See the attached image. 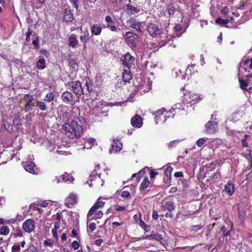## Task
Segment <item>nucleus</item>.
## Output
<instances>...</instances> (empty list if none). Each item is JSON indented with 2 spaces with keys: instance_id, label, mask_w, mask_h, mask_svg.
Here are the masks:
<instances>
[{
  "instance_id": "f257e3e1",
  "label": "nucleus",
  "mask_w": 252,
  "mask_h": 252,
  "mask_svg": "<svg viewBox=\"0 0 252 252\" xmlns=\"http://www.w3.org/2000/svg\"><path fill=\"white\" fill-rule=\"evenodd\" d=\"M65 135L71 139L79 138L83 132L82 126L75 121H72L70 124L65 123L63 125Z\"/></svg>"
},
{
  "instance_id": "f03ea898",
  "label": "nucleus",
  "mask_w": 252,
  "mask_h": 252,
  "mask_svg": "<svg viewBox=\"0 0 252 252\" xmlns=\"http://www.w3.org/2000/svg\"><path fill=\"white\" fill-rule=\"evenodd\" d=\"M108 175V169L105 165L98 164L94 168V171L91 173L89 181L93 183L98 182L100 179L102 181Z\"/></svg>"
},
{
  "instance_id": "7ed1b4c3",
  "label": "nucleus",
  "mask_w": 252,
  "mask_h": 252,
  "mask_svg": "<svg viewBox=\"0 0 252 252\" xmlns=\"http://www.w3.org/2000/svg\"><path fill=\"white\" fill-rule=\"evenodd\" d=\"M147 31L151 36L154 37L161 34H164V36L166 35V33L163 32L162 29L159 27L158 22L156 21L148 24Z\"/></svg>"
},
{
  "instance_id": "20e7f679",
  "label": "nucleus",
  "mask_w": 252,
  "mask_h": 252,
  "mask_svg": "<svg viewBox=\"0 0 252 252\" xmlns=\"http://www.w3.org/2000/svg\"><path fill=\"white\" fill-rule=\"evenodd\" d=\"M65 85L67 86L69 88H70V90L72 91L76 95L79 97L84 94L82 83L79 81H68L65 84Z\"/></svg>"
},
{
  "instance_id": "39448f33",
  "label": "nucleus",
  "mask_w": 252,
  "mask_h": 252,
  "mask_svg": "<svg viewBox=\"0 0 252 252\" xmlns=\"http://www.w3.org/2000/svg\"><path fill=\"white\" fill-rule=\"evenodd\" d=\"M180 105V104H179ZM165 115L163 117L164 119L162 120L163 121L166 120V118H174L175 116H179L183 115L185 112V111L183 108H180L178 107V104L175 105L174 108H172L169 111H166Z\"/></svg>"
},
{
  "instance_id": "423d86ee",
  "label": "nucleus",
  "mask_w": 252,
  "mask_h": 252,
  "mask_svg": "<svg viewBox=\"0 0 252 252\" xmlns=\"http://www.w3.org/2000/svg\"><path fill=\"white\" fill-rule=\"evenodd\" d=\"M138 35L131 32H127L126 33V40L130 46L135 47Z\"/></svg>"
},
{
  "instance_id": "0eeeda50",
  "label": "nucleus",
  "mask_w": 252,
  "mask_h": 252,
  "mask_svg": "<svg viewBox=\"0 0 252 252\" xmlns=\"http://www.w3.org/2000/svg\"><path fill=\"white\" fill-rule=\"evenodd\" d=\"M73 20V11L71 9V8L69 5H65L64 8L63 20L65 22H72Z\"/></svg>"
},
{
  "instance_id": "6e6552de",
  "label": "nucleus",
  "mask_w": 252,
  "mask_h": 252,
  "mask_svg": "<svg viewBox=\"0 0 252 252\" xmlns=\"http://www.w3.org/2000/svg\"><path fill=\"white\" fill-rule=\"evenodd\" d=\"M127 24L128 26L136 30V32L140 34L143 33V31L141 30L142 23L135 18H131L130 20L127 21Z\"/></svg>"
},
{
  "instance_id": "1a4fd4ad",
  "label": "nucleus",
  "mask_w": 252,
  "mask_h": 252,
  "mask_svg": "<svg viewBox=\"0 0 252 252\" xmlns=\"http://www.w3.org/2000/svg\"><path fill=\"white\" fill-rule=\"evenodd\" d=\"M164 208L168 211L165 214L166 218H172L173 217V214L172 212L175 209L174 203L169 201L165 202L164 205Z\"/></svg>"
},
{
  "instance_id": "9d476101",
  "label": "nucleus",
  "mask_w": 252,
  "mask_h": 252,
  "mask_svg": "<svg viewBox=\"0 0 252 252\" xmlns=\"http://www.w3.org/2000/svg\"><path fill=\"white\" fill-rule=\"evenodd\" d=\"M34 222L32 219H28L22 224V228L27 233H31L34 229Z\"/></svg>"
},
{
  "instance_id": "9b49d317",
  "label": "nucleus",
  "mask_w": 252,
  "mask_h": 252,
  "mask_svg": "<svg viewBox=\"0 0 252 252\" xmlns=\"http://www.w3.org/2000/svg\"><path fill=\"white\" fill-rule=\"evenodd\" d=\"M61 98L64 102L73 103L75 102V95L72 92L68 91H65L62 94Z\"/></svg>"
},
{
  "instance_id": "f8f14e48",
  "label": "nucleus",
  "mask_w": 252,
  "mask_h": 252,
  "mask_svg": "<svg viewBox=\"0 0 252 252\" xmlns=\"http://www.w3.org/2000/svg\"><path fill=\"white\" fill-rule=\"evenodd\" d=\"M111 148L110 149V153H116L120 152L123 148V144L120 140L113 139L112 143Z\"/></svg>"
},
{
  "instance_id": "ddd939ff",
  "label": "nucleus",
  "mask_w": 252,
  "mask_h": 252,
  "mask_svg": "<svg viewBox=\"0 0 252 252\" xmlns=\"http://www.w3.org/2000/svg\"><path fill=\"white\" fill-rule=\"evenodd\" d=\"M104 202L98 199L95 203V204L90 209L87 215L88 217L93 216L96 210H99V209L102 208L104 207Z\"/></svg>"
},
{
  "instance_id": "4468645a",
  "label": "nucleus",
  "mask_w": 252,
  "mask_h": 252,
  "mask_svg": "<svg viewBox=\"0 0 252 252\" xmlns=\"http://www.w3.org/2000/svg\"><path fill=\"white\" fill-rule=\"evenodd\" d=\"M134 57L132 56L129 52L126 53L123 60V64L128 69L131 67L134 61Z\"/></svg>"
},
{
  "instance_id": "2eb2a0df",
  "label": "nucleus",
  "mask_w": 252,
  "mask_h": 252,
  "mask_svg": "<svg viewBox=\"0 0 252 252\" xmlns=\"http://www.w3.org/2000/svg\"><path fill=\"white\" fill-rule=\"evenodd\" d=\"M70 117V113L67 111V107L66 106H60L59 117L62 119L64 122H67Z\"/></svg>"
},
{
  "instance_id": "dca6fc26",
  "label": "nucleus",
  "mask_w": 252,
  "mask_h": 252,
  "mask_svg": "<svg viewBox=\"0 0 252 252\" xmlns=\"http://www.w3.org/2000/svg\"><path fill=\"white\" fill-rule=\"evenodd\" d=\"M23 164L24 168L26 171L33 174H37L36 165L33 162L27 161Z\"/></svg>"
},
{
  "instance_id": "f3484780",
  "label": "nucleus",
  "mask_w": 252,
  "mask_h": 252,
  "mask_svg": "<svg viewBox=\"0 0 252 252\" xmlns=\"http://www.w3.org/2000/svg\"><path fill=\"white\" fill-rule=\"evenodd\" d=\"M189 96L186 98V101L191 105L195 104L201 101L202 98L197 94L189 92Z\"/></svg>"
},
{
  "instance_id": "a211bd4d",
  "label": "nucleus",
  "mask_w": 252,
  "mask_h": 252,
  "mask_svg": "<svg viewBox=\"0 0 252 252\" xmlns=\"http://www.w3.org/2000/svg\"><path fill=\"white\" fill-rule=\"evenodd\" d=\"M23 119L19 113H16L14 115L13 120V126L16 131L19 130L22 126Z\"/></svg>"
},
{
  "instance_id": "6ab92c4d",
  "label": "nucleus",
  "mask_w": 252,
  "mask_h": 252,
  "mask_svg": "<svg viewBox=\"0 0 252 252\" xmlns=\"http://www.w3.org/2000/svg\"><path fill=\"white\" fill-rule=\"evenodd\" d=\"M124 11L128 15H132L140 12V9L137 7H134L130 3L126 4L124 6Z\"/></svg>"
},
{
  "instance_id": "aec40b11",
  "label": "nucleus",
  "mask_w": 252,
  "mask_h": 252,
  "mask_svg": "<svg viewBox=\"0 0 252 252\" xmlns=\"http://www.w3.org/2000/svg\"><path fill=\"white\" fill-rule=\"evenodd\" d=\"M77 203V196L75 194L71 193L65 200V205L70 208Z\"/></svg>"
},
{
  "instance_id": "412c9836",
  "label": "nucleus",
  "mask_w": 252,
  "mask_h": 252,
  "mask_svg": "<svg viewBox=\"0 0 252 252\" xmlns=\"http://www.w3.org/2000/svg\"><path fill=\"white\" fill-rule=\"evenodd\" d=\"M131 124L133 127H141L143 125V119L139 115L136 114L131 118Z\"/></svg>"
},
{
  "instance_id": "4be33fe9",
  "label": "nucleus",
  "mask_w": 252,
  "mask_h": 252,
  "mask_svg": "<svg viewBox=\"0 0 252 252\" xmlns=\"http://www.w3.org/2000/svg\"><path fill=\"white\" fill-rule=\"evenodd\" d=\"M1 128H3L11 134L13 133L16 131L13 125L6 120H2Z\"/></svg>"
},
{
  "instance_id": "5701e85b",
  "label": "nucleus",
  "mask_w": 252,
  "mask_h": 252,
  "mask_svg": "<svg viewBox=\"0 0 252 252\" xmlns=\"http://www.w3.org/2000/svg\"><path fill=\"white\" fill-rule=\"evenodd\" d=\"M146 170L147 171H149V168L148 167H145V168H144L143 169H141L138 173L133 174L131 176V178L130 179L128 180V181L129 180H132L134 178H135V183H139L140 180V178L145 175Z\"/></svg>"
},
{
  "instance_id": "b1692460",
  "label": "nucleus",
  "mask_w": 252,
  "mask_h": 252,
  "mask_svg": "<svg viewBox=\"0 0 252 252\" xmlns=\"http://www.w3.org/2000/svg\"><path fill=\"white\" fill-rule=\"evenodd\" d=\"M105 21L107 22L106 28H109L112 32H115L117 30V28L115 25V22L112 20L110 16L107 15L105 18Z\"/></svg>"
},
{
  "instance_id": "393cba45",
  "label": "nucleus",
  "mask_w": 252,
  "mask_h": 252,
  "mask_svg": "<svg viewBox=\"0 0 252 252\" xmlns=\"http://www.w3.org/2000/svg\"><path fill=\"white\" fill-rule=\"evenodd\" d=\"M91 32L92 35H99L102 32V27L99 24H93L90 27Z\"/></svg>"
},
{
  "instance_id": "a878e982",
  "label": "nucleus",
  "mask_w": 252,
  "mask_h": 252,
  "mask_svg": "<svg viewBox=\"0 0 252 252\" xmlns=\"http://www.w3.org/2000/svg\"><path fill=\"white\" fill-rule=\"evenodd\" d=\"M218 124L215 122H208L206 125V130L209 133H214L216 131Z\"/></svg>"
},
{
  "instance_id": "bb28decb",
  "label": "nucleus",
  "mask_w": 252,
  "mask_h": 252,
  "mask_svg": "<svg viewBox=\"0 0 252 252\" xmlns=\"http://www.w3.org/2000/svg\"><path fill=\"white\" fill-rule=\"evenodd\" d=\"M68 45L73 48H76L79 44V41L75 34H71L68 38Z\"/></svg>"
},
{
  "instance_id": "cd10ccee",
  "label": "nucleus",
  "mask_w": 252,
  "mask_h": 252,
  "mask_svg": "<svg viewBox=\"0 0 252 252\" xmlns=\"http://www.w3.org/2000/svg\"><path fill=\"white\" fill-rule=\"evenodd\" d=\"M224 190L228 195H231L234 191V186L233 184L229 181L224 187Z\"/></svg>"
},
{
  "instance_id": "c85d7f7f",
  "label": "nucleus",
  "mask_w": 252,
  "mask_h": 252,
  "mask_svg": "<svg viewBox=\"0 0 252 252\" xmlns=\"http://www.w3.org/2000/svg\"><path fill=\"white\" fill-rule=\"evenodd\" d=\"M79 38L82 43H87L88 42L90 39V33L88 29L83 32Z\"/></svg>"
},
{
  "instance_id": "c756f323",
  "label": "nucleus",
  "mask_w": 252,
  "mask_h": 252,
  "mask_svg": "<svg viewBox=\"0 0 252 252\" xmlns=\"http://www.w3.org/2000/svg\"><path fill=\"white\" fill-rule=\"evenodd\" d=\"M123 75V80L125 83H129L132 77L129 69H124Z\"/></svg>"
},
{
  "instance_id": "7c9ffc66",
  "label": "nucleus",
  "mask_w": 252,
  "mask_h": 252,
  "mask_svg": "<svg viewBox=\"0 0 252 252\" xmlns=\"http://www.w3.org/2000/svg\"><path fill=\"white\" fill-rule=\"evenodd\" d=\"M46 67V61L42 58L38 60L36 63V67L39 70H43Z\"/></svg>"
},
{
  "instance_id": "2f4dec72",
  "label": "nucleus",
  "mask_w": 252,
  "mask_h": 252,
  "mask_svg": "<svg viewBox=\"0 0 252 252\" xmlns=\"http://www.w3.org/2000/svg\"><path fill=\"white\" fill-rule=\"evenodd\" d=\"M142 215L141 214H139V225L140 226L144 229L146 232H149L151 230L150 226L147 224L141 218Z\"/></svg>"
},
{
  "instance_id": "473e14b6",
  "label": "nucleus",
  "mask_w": 252,
  "mask_h": 252,
  "mask_svg": "<svg viewBox=\"0 0 252 252\" xmlns=\"http://www.w3.org/2000/svg\"><path fill=\"white\" fill-rule=\"evenodd\" d=\"M238 207L237 208L238 210V217L240 220V222L241 223H244L245 218V213L244 211V209L242 207L238 205Z\"/></svg>"
},
{
  "instance_id": "72a5a7b5",
  "label": "nucleus",
  "mask_w": 252,
  "mask_h": 252,
  "mask_svg": "<svg viewBox=\"0 0 252 252\" xmlns=\"http://www.w3.org/2000/svg\"><path fill=\"white\" fill-rule=\"evenodd\" d=\"M23 237V232L22 229L19 227H17L15 230V231L10 235V238L13 237L14 238H16L17 237Z\"/></svg>"
},
{
  "instance_id": "f704fd0d",
  "label": "nucleus",
  "mask_w": 252,
  "mask_h": 252,
  "mask_svg": "<svg viewBox=\"0 0 252 252\" xmlns=\"http://www.w3.org/2000/svg\"><path fill=\"white\" fill-rule=\"evenodd\" d=\"M26 244V241L24 239L21 242V245L19 244H14L12 247V251L11 252H20V246H21L22 248H24L25 247V245Z\"/></svg>"
},
{
  "instance_id": "c9c22d12",
  "label": "nucleus",
  "mask_w": 252,
  "mask_h": 252,
  "mask_svg": "<svg viewBox=\"0 0 252 252\" xmlns=\"http://www.w3.org/2000/svg\"><path fill=\"white\" fill-rule=\"evenodd\" d=\"M248 79L244 80L241 78H239V81L240 83V88L243 90L248 91V86L249 84Z\"/></svg>"
},
{
  "instance_id": "e433bc0d",
  "label": "nucleus",
  "mask_w": 252,
  "mask_h": 252,
  "mask_svg": "<svg viewBox=\"0 0 252 252\" xmlns=\"http://www.w3.org/2000/svg\"><path fill=\"white\" fill-rule=\"evenodd\" d=\"M46 101L42 100H37L36 102V105L41 111H45L47 110V107L45 103Z\"/></svg>"
},
{
  "instance_id": "4c0bfd02",
  "label": "nucleus",
  "mask_w": 252,
  "mask_h": 252,
  "mask_svg": "<svg viewBox=\"0 0 252 252\" xmlns=\"http://www.w3.org/2000/svg\"><path fill=\"white\" fill-rule=\"evenodd\" d=\"M166 9L168 11L169 17L174 16L176 11V8L172 4H168L167 6Z\"/></svg>"
},
{
  "instance_id": "58836bf2",
  "label": "nucleus",
  "mask_w": 252,
  "mask_h": 252,
  "mask_svg": "<svg viewBox=\"0 0 252 252\" xmlns=\"http://www.w3.org/2000/svg\"><path fill=\"white\" fill-rule=\"evenodd\" d=\"M150 182L149 181L148 177L146 176L144 178L143 181L141 183L140 187V189L141 190H145L147 189L149 186Z\"/></svg>"
},
{
  "instance_id": "ea45409f",
  "label": "nucleus",
  "mask_w": 252,
  "mask_h": 252,
  "mask_svg": "<svg viewBox=\"0 0 252 252\" xmlns=\"http://www.w3.org/2000/svg\"><path fill=\"white\" fill-rule=\"evenodd\" d=\"M203 227V225L198 224L190 226L189 230L192 233H195L198 230L201 229Z\"/></svg>"
},
{
  "instance_id": "a19ab883",
  "label": "nucleus",
  "mask_w": 252,
  "mask_h": 252,
  "mask_svg": "<svg viewBox=\"0 0 252 252\" xmlns=\"http://www.w3.org/2000/svg\"><path fill=\"white\" fill-rule=\"evenodd\" d=\"M10 232L9 228L6 225H2L0 228V234L6 236Z\"/></svg>"
},
{
  "instance_id": "79ce46f5",
  "label": "nucleus",
  "mask_w": 252,
  "mask_h": 252,
  "mask_svg": "<svg viewBox=\"0 0 252 252\" xmlns=\"http://www.w3.org/2000/svg\"><path fill=\"white\" fill-rule=\"evenodd\" d=\"M165 112L166 110L164 108H162L156 111L154 113L155 118L158 120V118H160V117L162 116Z\"/></svg>"
},
{
  "instance_id": "37998d69",
  "label": "nucleus",
  "mask_w": 252,
  "mask_h": 252,
  "mask_svg": "<svg viewBox=\"0 0 252 252\" xmlns=\"http://www.w3.org/2000/svg\"><path fill=\"white\" fill-rule=\"evenodd\" d=\"M54 99V94L52 92H49L48 93L45 97H44V101L46 102H50L52 101H53Z\"/></svg>"
},
{
  "instance_id": "c03bdc74",
  "label": "nucleus",
  "mask_w": 252,
  "mask_h": 252,
  "mask_svg": "<svg viewBox=\"0 0 252 252\" xmlns=\"http://www.w3.org/2000/svg\"><path fill=\"white\" fill-rule=\"evenodd\" d=\"M125 188H124L121 190V195L126 199H129L130 198V193L129 191L125 190Z\"/></svg>"
},
{
  "instance_id": "a18cd8bd",
  "label": "nucleus",
  "mask_w": 252,
  "mask_h": 252,
  "mask_svg": "<svg viewBox=\"0 0 252 252\" xmlns=\"http://www.w3.org/2000/svg\"><path fill=\"white\" fill-rule=\"evenodd\" d=\"M62 179L64 182H72L74 180V179L72 176H71L70 174H67V173L63 174L62 175Z\"/></svg>"
},
{
  "instance_id": "49530a36",
  "label": "nucleus",
  "mask_w": 252,
  "mask_h": 252,
  "mask_svg": "<svg viewBox=\"0 0 252 252\" xmlns=\"http://www.w3.org/2000/svg\"><path fill=\"white\" fill-rule=\"evenodd\" d=\"M220 177V172L217 170V172L213 174L209 177L210 180H214L215 182Z\"/></svg>"
},
{
  "instance_id": "de8ad7c7",
  "label": "nucleus",
  "mask_w": 252,
  "mask_h": 252,
  "mask_svg": "<svg viewBox=\"0 0 252 252\" xmlns=\"http://www.w3.org/2000/svg\"><path fill=\"white\" fill-rule=\"evenodd\" d=\"M216 23L220 26H223L228 23V19H223L220 17L218 18L216 20Z\"/></svg>"
},
{
  "instance_id": "09e8293b",
  "label": "nucleus",
  "mask_w": 252,
  "mask_h": 252,
  "mask_svg": "<svg viewBox=\"0 0 252 252\" xmlns=\"http://www.w3.org/2000/svg\"><path fill=\"white\" fill-rule=\"evenodd\" d=\"M34 99L33 95L30 94H26L24 97V100L28 103H31L33 101Z\"/></svg>"
},
{
  "instance_id": "8fccbe9b",
  "label": "nucleus",
  "mask_w": 252,
  "mask_h": 252,
  "mask_svg": "<svg viewBox=\"0 0 252 252\" xmlns=\"http://www.w3.org/2000/svg\"><path fill=\"white\" fill-rule=\"evenodd\" d=\"M112 207L115 211L118 212L123 211L126 208V206H120L118 204L114 205H113Z\"/></svg>"
},
{
  "instance_id": "3c124183",
  "label": "nucleus",
  "mask_w": 252,
  "mask_h": 252,
  "mask_svg": "<svg viewBox=\"0 0 252 252\" xmlns=\"http://www.w3.org/2000/svg\"><path fill=\"white\" fill-rule=\"evenodd\" d=\"M207 138H201L199 139L196 141V145L198 147H201L204 144H205L206 142Z\"/></svg>"
},
{
  "instance_id": "603ef678",
  "label": "nucleus",
  "mask_w": 252,
  "mask_h": 252,
  "mask_svg": "<svg viewBox=\"0 0 252 252\" xmlns=\"http://www.w3.org/2000/svg\"><path fill=\"white\" fill-rule=\"evenodd\" d=\"M172 170L173 168L171 166H168L165 170V174L168 178L169 177L170 179L171 178V175Z\"/></svg>"
},
{
  "instance_id": "864d4df0",
  "label": "nucleus",
  "mask_w": 252,
  "mask_h": 252,
  "mask_svg": "<svg viewBox=\"0 0 252 252\" xmlns=\"http://www.w3.org/2000/svg\"><path fill=\"white\" fill-rule=\"evenodd\" d=\"M32 33V31L31 30V29L30 28H28V31L26 33V41L27 43H30V36L31 35Z\"/></svg>"
},
{
  "instance_id": "5fc2aeb1",
  "label": "nucleus",
  "mask_w": 252,
  "mask_h": 252,
  "mask_svg": "<svg viewBox=\"0 0 252 252\" xmlns=\"http://www.w3.org/2000/svg\"><path fill=\"white\" fill-rule=\"evenodd\" d=\"M103 215V214L102 212L100 210H99L94 215V216L92 218V219L97 220L100 219L102 217Z\"/></svg>"
},
{
  "instance_id": "6e6d98bb",
  "label": "nucleus",
  "mask_w": 252,
  "mask_h": 252,
  "mask_svg": "<svg viewBox=\"0 0 252 252\" xmlns=\"http://www.w3.org/2000/svg\"><path fill=\"white\" fill-rule=\"evenodd\" d=\"M108 1L111 5L116 7L122 2V0H108Z\"/></svg>"
},
{
  "instance_id": "4d7b16f0",
  "label": "nucleus",
  "mask_w": 252,
  "mask_h": 252,
  "mask_svg": "<svg viewBox=\"0 0 252 252\" xmlns=\"http://www.w3.org/2000/svg\"><path fill=\"white\" fill-rule=\"evenodd\" d=\"M195 66V64H189L186 70V74L189 73V74H191L192 70Z\"/></svg>"
},
{
  "instance_id": "13d9d810",
  "label": "nucleus",
  "mask_w": 252,
  "mask_h": 252,
  "mask_svg": "<svg viewBox=\"0 0 252 252\" xmlns=\"http://www.w3.org/2000/svg\"><path fill=\"white\" fill-rule=\"evenodd\" d=\"M29 252H38L37 248L33 245H31L28 249Z\"/></svg>"
},
{
  "instance_id": "bf43d9fd",
  "label": "nucleus",
  "mask_w": 252,
  "mask_h": 252,
  "mask_svg": "<svg viewBox=\"0 0 252 252\" xmlns=\"http://www.w3.org/2000/svg\"><path fill=\"white\" fill-rule=\"evenodd\" d=\"M182 29V26L180 24H176L174 26L173 30L175 32H181Z\"/></svg>"
},
{
  "instance_id": "052dcab7",
  "label": "nucleus",
  "mask_w": 252,
  "mask_h": 252,
  "mask_svg": "<svg viewBox=\"0 0 252 252\" xmlns=\"http://www.w3.org/2000/svg\"><path fill=\"white\" fill-rule=\"evenodd\" d=\"M71 246L74 250H78L80 247L79 243L76 240L73 241L71 244Z\"/></svg>"
},
{
  "instance_id": "680f3d73",
  "label": "nucleus",
  "mask_w": 252,
  "mask_h": 252,
  "mask_svg": "<svg viewBox=\"0 0 252 252\" xmlns=\"http://www.w3.org/2000/svg\"><path fill=\"white\" fill-rule=\"evenodd\" d=\"M53 245V241L50 239H47L44 242V246L51 247Z\"/></svg>"
},
{
  "instance_id": "e2e57ef3",
  "label": "nucleus",
  "mask_w": 252,
  "mask_h": 252,
  "mask_svg": "<svg viewBox=\"0 0 252 252\" xmlns=\"http://www.w3.org/2000/svg\"><path fill=\"white\" fill-rule=\"evenodd\" d=\"M72 3L73 6L75 8L76 10H78L79 6H78V2L79 0H69Z\"/></svg>"
},
{
  "instance_id": "0e129e2a",
  "label": "nucleus",
  "mask_w": 252,
  "mask_h": 252,
  "mask_svg": "<svg viewBox=\"0 0 252 252\" xmlns=\"http://www.w3.org/2000/svg\"><path fill=\"white\" fill-rule=\"evenodd\" d=\"M89 228L91 231H93L96 228V224L94 222L90 223Z\"/></svg>"
},
{
  "instance_id": "69168bd1",
  "label": "nucleus",
  "mask_w": 252,
  "mask_h": 252,
  "mask_svg": "<svg viewBox=\"0 0 252 252\" xmlns=\"http://www.w3.org/2000/svg\"><path fill=\"white\" fill-rule=\"evenodd\" d=\"M31 103H26V104H25V112H28L29 111H30L32 109V107L31 106Z\"/></svg>"
},
{
  "instance_id": "338daca9",
  "label": "nucleus",
  "mask_w": 252,
  "mask_h": 252,
  "mask_svg": "<svg viewBox=\"0 0 252 252\" xmlns=\"http://www.w3.org/2000/svg\"><path fill=\"white\" fill-rule=\"evenodd\" d=\"M217 162L216 161H214L211 162L209 166V168H210L211 170L214 169L216 168Z\"/></svg>"
},
{
  "instance_id": "774afa93",
  "label": "nucleus",
  "mask_w": 252,
  "mask_h": 252,
  "mask_svg": "<svg viewBox=\"0 0 252 252\" xmlns=\"http://www.w3.org/2000/svg\"><path fill=\"white\" fill-rule=\"evenodd\" d=\"M229 12V8L227 6H224L222 8L221 10V12L222 14L226 15L228 14Z\"/></svg>"
}]
</instances>
